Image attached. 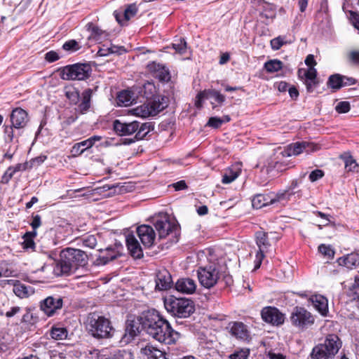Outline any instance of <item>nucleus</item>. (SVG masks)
<instances>
[{"instance_id":"a211bd4d","label":"nucleus","mask_w":359,"mask_h":359,"mask_svg":"<svg viewBox=\"0 0 359 359\" xmlns=\"http://www.w3.org/2000/svg\"><path fill=\"white\" fill-rule=\"evenodd\" d=\"M172 284V280L169 271L163 269L156 273V289L158 290H167L170 289Z\"/></svg>"},{"instance_id":"f8f14e48","label":"nucleus","mask_w":359,"mask_h":359,"mask_svg":"<svg viewBox=\"0 0 359 359\" xmlns=\"http://www.w3.org/2000/svg\"><path fill=\"white\" fill-rule=\"evenodd\" d=\"M63 301L59 297H48L41 302V309L48 316L54 315L62 307Z\"/></svg>"},{"instance_id":"774afa93","label":"nucleus","mask_w":359,"mask_h":359,"mask_svg":"<svg viewBox=\"0 0 359 359\" xmlns=\"http://www.w3.org/2000/svg\"><path fill=\"white\" fill-rule=\"evenodd\" d=\"M305 64L309 67H314L316 65V62L314 59V56L311 54L306 56L305 60Z\"/></svg>"},{"instance_id":"c03bdc74","label":"nucleus","mask_w":359,"mask_h":359,"mask_svg":"<svg viewBox=\"0 0 359 359\" xmlns=\"http://www.w3.org/2000/svg\"><path fill=\"white\" fill-rule=\"evenodd\" d=\"M341 158L344 161L345 168L348 169V171H353L356 167H358L355 160H354L351 156H347L345 154L341 156Z\"/></svg>"},{"instance_id":"4d7b16f0","label":"nucleus","mask_w":359,"mask_h":359,"mask_svg":"<svg viewBox=\"0 0 359 359\" xmlns=\"http://www.w3.org/2000/svg\"><path fill=\"white\" fill-rule=\"evenodd\" d=\"M59 58H60V56H59L58 53L53 50H50V51L46 53L45 55L46 60L49 62H53L55 61H57V60H59Z\"/></svg>"},{"instance_id":"338daca9","label":"nucleus","mask_w":359,"mask_h":359,"mask_svg":"<svg viewBox=\"0 0 359 359\" xmlns=\"http://www.w3.org/2000/svg\"><path fill=\"white\" fill-rule=\"evenodd\" d=\"M66 95L69 100L74 102H76L79 97V92L76 90L67 91Z\"/></svg>"},{"instance_id":"6ab92c4d","label":"nucleus","mask_w":359,"mask_h":359,"mask_svg":"<svg viewBox=\"0 0 359 359\" xmlns=\"http://www.w3.org/2000/svg\"><path fill=\"white\" fill-rule=\"evenodd\" d=\"M126 242L128 250L132 257L136 259H140L143 257V251L140 244L133 234L128 233L126 236Z\"/></svg>"},{"instance_id":"2f4dec72","label":"nucleus","mask_w":359,"mask_h":359,"mask_svg":"<svg viewBox=\"0 0 359 359\" xmlns=\"http://www.w3.org/2000/svg\"><path fill=\"white\" fill-rule=\"evenodd\" d=\"M342 76L336 74L329 77L327 85L334 90H337L344 86Z\"/></svg>"},{"instance_id":"1a4fd4ad","label":"nucleus","mask_w":359,"mask_h":359,"mask_svg":"<svg viewBox=\"0 0 359 359\" xmlns=\"http://www.w3.org/2000/svg\"><path fill=\"white\" fill-rule=\"evenodd\" d=\"M197 275L199 283L205 288L213 287L219 279V271L212 265L199 267Z\"/></svg>"},{"instance_id":"393cba45","label":"nucleus","mask_w":359,"mask_h":359,"mask_svg":"<svg viewBox=\"0 0 359 359\" xmlns=\"http://www.w3.org/2000/svg\"><path fill=\"white\" fill-rule=\"evenodd\" d=\"M337 262L339 265L350 269H358L359 267V255L351 253L346 257L339 258Z\"/></svg>"},{"instance_id":"864d4df0","label":"nucleus","mask_w":359,"mask_h":359,"mask_svg":"<svg viewBox=\"0 0 359 359\" xmlns=\"http://www.w3.org/2000/svg\"><path fill=\"white\" fill-rule=\"evenodd\" d=\"M116 258V255L115 253H113V255H107L99 257V258L97 259L98 262V264H106L109 262L112 261Z\"/></svg>"},{"instance_id":"49530a36","label":"nucleus","mask_w":359,"mask_h":359,"mask_svg":"<svg viewBox=\"0 0 359 359\" xmlns=\"http://www.w3.org/2000/svg\"><path fill=\"white\" fill-rule=\"evenodd\" d=\"M137 12V8L135 4L128 6L124 11V18L126 21L134 17Z\"/></svg>"},{"instance_id":"a878e982","label":"nucleus","mask_w":359,"mask_h":359,"mask_svg":"<svg viewBox=\"0 0 359 359\" xmlns=\"http://www.w3.org/2000/svg\"><path fill=\"white\" fill-rule=\"evenodd\" d=\"M135 95L130 90H123L118 94L117 104L118 106L127 107L133 103L135 101Z\"/></svg>"},{"instance_id":"4c0bfd02","label":"nucleus","mask_w":359,"mask_h":359,"mask_svg":"<svg viewBox=\"0 0 359 359\" xmlns=\"http://www.w3.org/2000/svg\"><path fill=\"white\" fill-rule=\"evenodd\" d=\"M50 336L56 340H62L67 337V331L63 327H53L50 330Z\"/></svg>"},{"instance_id":"dca6fc26","label":"nucleus","mask_w":359,"mask_h":359,"mask_svg":"<svg viewBox=\"0 0 359 359\" xmlns=\"http://www.w3.org/2000/svg\"><path fill=\"white\" fill-rule=\"evenodd\" d=\"M262 319L269 323L273 325H281L284 323V316L278 309L274 307H266L262 311Z\"/></svg>"},{"instance_id":"ea45409f","label":"nucleus","mask_w":359,"mask_h":359,"mask_svg":"<svg viewBox=\"0 0 359 359\" xmlns=\"http://www.w3.org/2000/svg\"><path fill=\"white\" fill-rule=\"evenodd\" d=\"M172 48L181 55L184 54L187 49V44L184 38H180L177 42L172 44Z\"/></svg>"},{"instance_id":"0eeeda50","label":"nucleus","mask_w":359,"mask_h":359,"mask_svg":"<svg viewBox=\"0 0 359 359\" xmlns=\"http://www.w3.org/2000/svg\"><path fill=\"white\" fill-rule=\"evenodd\" d=\"M91 67L87 64H75L65 67L61 72L64 80H84L90 76Z\"/></svg>"},{"instance_id":"4468645a","label":"nucleus","mask_w":359,"mask_h":359,"mask_svg":"<svg viewBox=\"0 0 359 359\" xmlns=\"http://www.w3.org/2000/svg\"><path fill=\"white\" fill-rule=\"evenodd\" d=\"M147 68L150 74L161 81H169L170 74L168 69L163 65L156 62H149Z\"/></svg>"},{"instance_id":"7ed1b4c3","label":"nucleus","mask_w":359,"mask_h":359,"mask_svg":"<svg viewBox=\"0 0 359 359\" xmlns=\"http://www.w3.org/2000/svg\"><path fill=\"white\" fill-rule=\"evenodd\" d=\"M163 303L166 311L178 318H187L195 310L194 302L187 298H177L170 295L164 298Z\"/></svg>"},{"instance_id":"473e14b6","label":"nucleus","mask_w":359,"mask_h":359,"mask_svg":"<svg viewBox=\"0 0 359 359\" xmlns=\"http://www.w3.org/2000/svg\"><path fill=\"white\" fill-rule=\"evenodd\" d=\"M105 359H133L131 352L116 349L109 353Z\"/></svg>"},{"instance_id":"39448f33","label":"nucleus","mask_w":359,"mask_h":359,"mask_svg":"<svg viewBox=\"0 0 359 359\" xmlns=\"http://www.w3.org/2000/svg\"><path fill=\"white\" fill-rule=\"evenodd\" d=\"M87 328L95 338L102 339L111 337L114 328L109 320L96 313L89 314L87 319Z\"/></svg>"},{"instance_id":"c9c22d12","label":"nucleus","mask_w":359,"mask_h":359,"mask_svg":"<svg viewBox=\"0 0 359 359\" xmlns=\"http://www.w3.org/2000/svg\"><path fill=\"white\" fill-rule=\"evenodd\" d=\"M36 236V231H32L27 232L24 236V241L22 243L23 248L25 249H34L35 248V243L34 242V238Z\"/></svg>"},{"instance_id":"8fccbe9b","label":"nucleus","mask_w":359,"mask_h":359,"mask_svg":"<svg viewBox=\"0 0 359 359\" xmlns=\"http://www.w3.org/2000/svg\"><path fill=\"white\" fill-rule=\"evenodd\" d=\"M62 48L65 50L76 51L80 48V46L75 40H69L63 44Z\"/></svg>"},{"instance_id":"4be33fe9","label":"nucleus","mask_w":359,"mask_h":359,"mask_svg":"<svg viewBox=\"0 0 359 359\" xmlns=\"http://www.w3.org/2000/svg\"><path fill=\"white\" fill-rule=\"evenodd\" d=\"M279 198V196L272 198L269 195L257 194L252 200V205L256 209H259L278 201Z\"/></svg>"},{"instance_id":"20e7f679","label":"nucleus","mask_w":359,"mask_h":359,"mask_svg":"<svg viewBox=\"0 0 359 359\" xmlns=\"http://www.w3.org/2000/svg\"><path fill=\"white\" fill-rule=\"evenodd\" d=\"M341 346V342L336 334H329L322 344L315 346L311 353L312 359H333Z\"/></svg>"},{"instance_id":"7c9ffc66","label":"nucleus","mask_w":359,"mask_h":359,"mask_svg":"<svg viewBox=\"0 0 359 359\" xmlns=\"http://www.w3.org/2000/svg\"><path fill=\"white\" fill-rule=\"evenodd\" d=\"M298 76L302 81L313 80L317 79V70L314 67L299 69Z\"/></svg>"},{"instance_id":"b1692460","label":"nucleus","mask_w":359,"mask_h":359,"mask_svg":"<svg viewBox=\"0 0 359 359\" xmlns=\"http://www.w3.org/2000/svg\"><path fill=\"white\" fill-rule=\"evenodd\" d=\"M142 330V323L140 320V316L137 318H129L126 321V332L131 337L136 336Z\"/></svg>"},{"instance_id":"680f3d73","label":"nucleus","mask_w":359,"mask_h":359,"mask_svg":"<svg viewBox=\"0 0 359 359\" xmlns=\"http://www.w3.org/2000/svg\"><path fill=\"white\" fill-rule=\"evenodd\" d=\"M349 60L355 64H359V51L353 50L348 54Z\"/></svg>"},{"instance_id":"a18cd8bd","label":"nucleus","mask_w":359,"mask_h":359,"mask_svg":"<svg viewBox=\"0 0 359 359\" xmlns=\"http://www.w3.org/2000/svg\"><path fill=\"white\" fill-rule=\"evenodd\" d=\"M287 43L285 37L279 36L271 41V46L273 50H279L284 44Z\"/></svg>"},{"instance_id":"9b49d317","label":"nucleus","mask_w":359,"mask_h":359,"mask_svg":"<svg viewBox=\"0 0 359 359\" xmlns=\"http://www.w3.org/2000/svg\"><path fill=\"white\" fill-rule=\"evenodd\" d=\"M154 226L160 238L166 237L177 229L176 222L168 216H164L157 219Z\"/></svg>"},{"instance_id":"412c9836","label":"nucleus","mask_w":359,"mask_h":359,"mask_svg":"<svg viewBox=\"0 0 359 359\" xmlns=\"http://www.w3.org/2000/svg\"><path fill=\"white\" fill-rule=\"evenodd\" d=\"M175 288L178 292L184 294H193L196 289V282L189 278H180L175 283Z\"/></svg>"},{"instance_id":"f704fd0d","label":"nucleus","mask_w":359,"mask_h":359,"mask_svg":"<svg viewBox=\"0 0 359 359\" xmlns=\"http://www.w3.org/2000/svg\"><path fill=\"white\" fill-rule=\"evenodd\" d=\"M304 147L302 142H297L288 145L287 152L288 156H297L304 151Z\"/></svg>"},{"instance_id":"72a5a7b5","label":"nucleus","mask_w":359,"mask_h":359,"mask_svg":"<svg viewBox=\"0 0 359 359\" xmlns=\"http://www.w3.org/2000/svg\"><path fill=\"white\" fill-rule=\"evenodd\" d=\"M241 169L240 168H237L235 169H229L227 170L222 177V183L223 184H229L234 181L240 175Z\"/></svg>"},{"instance_id":"13d9d810","label":"nucleus","mask_w":359,"mask_h":359,"mask_svg":"<svg viewBox=\"0 0 359 359\" xmlns=\"http://www.w3.org/2000/svg\"><path fill=\"white\" fill-rule=\"evenodd\" d=\"M109 54L121 55L126 51L123 46H117L113 44L109 45Z\"/></svg>"},{"instance_id":"e2e57ef3","label":"nucleus","mask_w":359,"mask_h":359,"mask_svg":"<svg viewBox=\"0 0 359 359\" xmlns=\"http://www.w3.org/2000/svg\"><path fill=\"white\" fill-rule=\"evenodd\" d=\"M31 226L33 229V231H36V229L41 226V217L39 215H36L33 216Z\"/></svg>"},{"instance_id":"c85d7f7f","label":"nucleus","mask_w":359,"mask_h":359,"mask_svg":"<svg viewBox=\"0 0 359 359\" xmlns=\"http://www.w3.org/2000/svg\"><path fill=\"white\" fill-rule=\"evenodd\" d=\"M313 303L316 309L323 316H325L328 311L327 300L323 296H315L313 299Z\"/></svg>"},{"instance_id":"9d476101","label":"nucleus","mask_w":359,"mask_h":359,"mask_svg":"<svg viewBox=\"0 0 359 359\" xmlns=\"http://www.w3.org/2000/svg\"><path fill=\"white\" fill-rule=\"evenodd\" d=\"M256 243L259 248L256 254L255 269L259 268L262 261L264 257V253L267 251L269 247L271 245L269 242L268 233L259 231L255 233Z\"/></svg>"},{"instance_id":"37998d69","label":"nucleus","mask_w":359,"mask_h":359,"mask_svg":"<svg viewBox=\"0 0 359 359\" xmlns=\"http://www.w3.org/2000/svg\"><path fill=\"white\" fill-rule=\"evenodd\" d=\"M14 128L13 124L4 126V139L7 142H12L14 139Z\"/></svg>"},{"instance_id":"a19ab883","label":"nucleus","mask_w":359,"mask_h":359,"mask_svg":"<svg viewBox=\"0 0 359 359\" xmlns=\"http://www.w3.org/2000/svg\"><path fill=\"white\" fill-rule=\"evenodd\" d=\"M318 251L327 259H332L334 257L335 252L330 245L321 244L318 246Z\"/></svg>"},{"instance_id":"69168bd1","label":"nucleus","mask_w":359,"mask_h":359,"mask_svg":"<svg viewBox=\"0 0 359 359\" xmlns=\"http://www.w3.org/2000/svg\"><path fill=\"white\" fill-rule=\"evenodd\" d=\"M176 191L184 190L187 188V184L184 180H180L172 185Z\"/></svg>"},{"instance_id":"58836bf2","label":"nucleus","mask_w":359,"mask_h":359,"mask_svg":"<svg viewBox=\"0 0 359 359\" xmlns=\"http://www.w3.org/2000/svg\"><path fill=\"white\" fill-rule=\"evenodd\" d=\"M151 128V123H142L141 126L139 125V128L136 131L137 133L135 135L136 140H142L143 139L147 133L150 131Z\"/></svg>"},{"instance_id":"2eb2a0df","label":"nucleus","mask_w":359,"mask_h":359,"mask_svg":"<svg viewBox=\"0 0 359 359\" xmlns=\"http://www.w3.org/2000/svg\"><path fill=\"white\" fill-rule=\"evenodd\" d=\"M137 234L144 247L150 248L152 246L156 234L151 226L146 224L138 226L137 228Z\"/></svg>"},{"instance_id":"052dcab7","label":"nucleus","mask_w":359,"mask_h":359,"mask_svg":"<svg viewBox=\"0 0 359 359\" xmlns=\"http://www.w3.org/2000/svg\"><path fill=\"white\" fill-rule=\"evenodd\" d=\"M77 116L76 115H72L69 117H67L62 122V126L63 128H65L69 125H71L72 123H73L74 122H75V121L77 119Z\"/></svg>"},{"instance_id":"f03ea898","label":"nucleus","mask_w":359,"mask_h":359,"mask_svg":"<svg viewBox=\"0 0 359 359\" xmlns=\"http://www.w3.org/2000/svg\"><path fill=\"white\" fill-rule=\"evenodd\" d=\"M60 261L53 269V273L57 276H68L80 267L88 264V257L86 252L76 248H66L61 250Z\"/></svg>"},{"instance_id":"c756f323","label":"nucleus","mask_w":359,"mask_h":359,"mask_svg":"<svg viewBox=\"0 0 359 359\" xmlns=\"http://www.w3.org/2000/svg\"><path fill=\"white\" fill-rule=\"evenodd\" d=\"M13 292L20 298H25L32 294L33 290L30 287L18 283L13 284Z\"/></svg>"},{"instance_id":"3c124183","label":"nucleus","mask_w":359,"mask_h":359,"mask_svg":"<svg viewBox=\"0 0 359 359\" xmlns=\"http://www.w3.org/2000/svg\"><path fill=\"white\" fill-rule=\"evenodd\" d=\"M303 144H304V151L306 153L316 151L320 148L318 144L311 142L303 141Z\"/></svg>"},{"instance_id":"0e129e2a","label":"nucleus","mask_w":359,"mask_h":359,"mask_svg":"<svg viewBox=\"0 0 359 359\" xmlns=\"http://www.w3.org/2000/svg\"><path fill=\"white\" fill-rule=\"evenodd\" d=\"M351 17L353 26L359 30V13L351 12Z\"/></svg>"},{"instance_id":"423d86ee","label":"nucleus","mask_w":359,"mask_h":359,"mask_svg":"<svg viewBox=\"0 0 359 359\" xmlns=\"http://www.w3.org/2000/svg\"><path fill=\"white\" fill-rule=\"evenodd\" d=\"M168 106L167 97L161 95H156L149 100L131 110L133 114L142 118H147L151 116H156Z\"/></svg>"},{"instance_id":"bb28decb","label":"nucleus","mask_w":359,"mask_h":359,"mask_svg":"<svg viewBox=\"0 0 359 359\" xmlns=\"http://www.w3.org/2000/svg\"><path fill=\"white\" fill-rule=\"evenodd\" d=\"M93 95V90L87 88L84 90L81 95V101L79 104V110L83 113L88 111L90 107V100Z\"/></svg>"},{"instance_id":"f3484780","label":"nucleus","mask_w":359,"mask_h":359,"mask_svg":"<svg viewBox=\"0 0 359 359\" xmlns=\"http://www.w3.org/2000/svg\"><path fill=\"white\" fill-rule=\"evenodd\" d=\"M139 128L138 121H132L130 123H122L119 120L114 122V129L116 133L121 136L130 135L135 133Z\"/></svg>"},{"instance_id":"09e8293b","label":"nucleus","mask_w":359,"mask_h":359,"mask_svg":"<svg viewBox=\"0 0 359 359\" xmlns=\"http://www.w3.org/2000/svg\"><path fill=\"white\" fill-rule=\"evenodd\" d=\"M83 244L90 248H94L97 245V239L94 235H89L82 238Z\"/></svg>"},{"instance_id":"6e6d98bb","label":"nucleus","mask_w":359,"mask_h":359,"mask_svg":"<svg viewBox=\"0 0 359 359\" xmlns=\"http://www.w3.org/2000/svg\"><path fill=\"white\" fill-rule=\"evenodd\" d=\"M302 81L306 85V90L309 93L313 92L318 83L317 79H313V80H305V81Z\"/></svg>"},{"instance_id":"5fc2aeb1","label":"nucleus","mask_w":359,"mask_h":359,"mask_svg":"<svg viewBox=\"0 0 359 359\" xmlns=\"http://www.w3.org/2000/svg\"><path fill=\"white\" fill-rule=\"evenodd\" d=\"M224 121L218 117H211L210 118L207 125L210 127L217 128H219L222 123Z\"/></svg>"},{"instance_id":"79ce46f5","label":"nucleus","mask_w":359,"mask_h":359,"mask_svg":"<svg viewBox=\"0 0 359 359\" xmlns=\"http://www.w3.org/2000/svg\"><path fill=\"white\" fill-rule=\"evenodd\" d=\"M250 354L249 348H241L229 355L230 359H247Z\"/></svg>"},{"instance_id":"f257e3e1","label":"nucleus","mask_w":359,"mask_h":359,"mask_svg":"<svg viewBox=\"0 0 359 359\" xmlns=\"http://www.w3.org/2000/svg\"><path fill=\"white\" fill-rule=\"evenodd\" d=\"M142 330L154 339L165 344H175L180 337L169 322L155 309L142 312L140 315Z\"/></svg>"},{"instance_id":"e433bc0d","label":"nucleus","mask_w":359,"mask_h":359,"mask_svg":"<svg viewBox=\"0 0 359 359\" xmlns=\"http://www.w3.org/2000/svg\"><path fill=\"white\" fill-rule=\"evenodd\" d=\"M283 67V62L278 60H271L264 64V68L269 73L279 71Z\"/></svg>"},{"instance_id":"de8ad7c7","label":"nucleus","mask_w":359,"mask_h":359,"mask_svg":"<svg viewBox=\"0 0 359 359\" xmlns=\"http://www.w3.org/2000/svg\"><path fill=\"white\" fill-rule=\"evenodd\" d=\"M350 109V102L347 101L339 102L335 107V110L339 114L347 113Z\"/></svg>"},{"instance_id":"aec40b11","label":"nucleus","mask_w":359,"mask_h":359,"mask_svg":"<svg viewBox=\"0 0 359 359\" xmlns=\"http://www.w3.org/2000/svg\"><path fill=\"white\" fill-rule=\"evenodd\" d=\"M101 140L100 136L94 135L84 141L75 144L71 150L73 156H79L86 149L91 148L95 142Z\"/></svg>"},{"instance_id":"bf43d9fd","label":"nucleus","mask_w":359,"mask_h":359,"mask_svg":"<svg viewBox=\"0 0 359 359\" xmlns=\"http://www.w3.org/2000/svg\"><path fill=\"white\" fill-rule=\"evenodd\" d=\"M15 174V170L13 171L11 167H9L6 171L5 172L4 175L2 177V181L7 183L10 181V180L13 177V176Z\"/></svg>"},{"instance_id":"cd10ccee","label":"nucleus","mask_w":359,"mask_h":359,"mask_svg":"<svg viewBox=\"0 0 359 359\" xmlns=\"http://www.w3.org/2000/svg\"><path fill=\"white\" fill-rule=\"evenodd\" d=\"M206 97L207 99L211 98L217 102L219 104H222L225 101V96L221 94L219 91L215 90H209L198 93V98Z\"/></svg>"},{"instance_id":"5701e85b","label":"nucleus","mask_w":359,"mask_h":359,"mask_svg":"<svg viewBox=\"0 0 359 359\" xmlns=\"http://www.w3.org/2000/svg\"><path fill=\"white\" fill-rule=\"evenodd\" d=\"M231 334L238 339H248L249 334L245 325L241 322H235L229 324Z\"/></svg>"},{"instance_id":"603ef678","label":"nucleus","mask_w":359,"mask_h":359,"mask_svg":"<svg viewBox=\"0 0 359 359\" xmlns=\"http://www.w3.org/2000/svg\"><path fill=\"white\" fill-rule=\"evenodd\" d=\"M323 176L324 172L322 170L316 169L310 173L309 180L313 182L321 179Z\"/></svg>"},{"instance_id":"6e6552de","label":"nucleus","mask_w":359,"mask_h":359,"mask_svg":"<svg viewBox=\"0 0 359 359\" xmlns=\"http://www.w3.org/2000/svg\"><path fill=\"white\" fill-rule=\"evenodd\" d=\"M290 320L293 325L305 329L314 323L313 315L303 307L297 306L291 313Z\"/></svg>"},{"instance_id":"ddd939ff","label":"nucleus","mask_w":359,"mask_h":359,"mask_svg":"<svg viewBox=\"0 0 359 359\" xmlns=\"http://www.w3.org/2000/svg\"><path fill=\"white\" fill-rule=\"evenodd\" d=\"M10 122L15 129H22L29 122L28 113L22 108H15L10 114Z\"/></svg>"}]
</instances>
